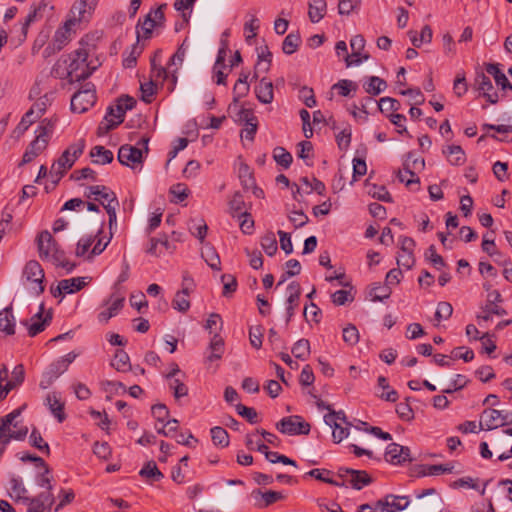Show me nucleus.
Wrapping results in <instances>:
<instances>
[{
  "label": "nucleus",
  "instance_id": "nucleus-1",
  "mask_svg": "<svg viewBox=\"0 0 512 512\" xmlns=\"http://www.w3.org/2000/svg\"><path fill=\"white\" fill-rule=\"evenodd\" d=\"M37 247L42 260L50 261L54 265L66 269L68 273L74 270L76 265L66 259L64 251L59 248L58 243L49 231H42L38 235Z\"/></svg>",
  "mask_w": 512,
  "mask_h": 512
},
{
  "label": "nucleus",
  "instance_id": "nucleus-2",
  "mask_svg": "<svg viewBox=\"0 0 512 512\" xmlns=\"http://www.w3.org/2000/svg\"><path fill=\"white\" fill-rule=\"evenodd\" d=\"M85 148V140L80 139L71 144L52 165L50 174L55 176V182H58L67 170L72 168L75 161L81 156Z\"/></svg>",
  "mask_w": 512,
  "mask_h": 512
},
{
  "label": "nucleus",
  "instance_id": "nucleus-3",
  "mask_svg": "<svg viewBox=\"0 0 512 512\" xmlns=\"http://www.w3.org/2000/svg\"><path fill=\"white\" fill-rule=\"evenodd\" d=\"M68 60L69 73L72 74V81L78 82L87 79L95 70L94 67H90L87 62L88 51L85 48H79L73 53L65 56Z\"/></svg>",
  "mask_w": 512,
  "mask_h": 512
},
{
  "label": "nucleus",
  "instance_id": "nucleus-4",
  "mask_svg": "<svg viewBox=\"0 0 512 512\" xmlns=\"http://www.w3.org/2000/svg\"><path fill=\"white\" fill-rule=\"evenodd\" d=\"M149 138L143 137L141 138L137 145L142 148H138L129 144L122 145L118 150V161L127 167L132 169L137 168L138 166H142L143 163V154H147L149 152L148 148Z\"/></svg>",
  "mask_w": 512,
  "mask_h": 512
},
{
  "label": "nucleus",
  "instance_id": "nucleus-5",
  "mask_svg": "<svg viewBox=\"0 0 512 512\" xmlns=\"http://www.w3.org/2000/svg\"><path fill=\"white\" fill-rule=\"evenodd\" d=\"M24 284L34 295H40L44 291V270L36 260H30L26 263L23 275Z\"/></svg>",
  "mask_w": 512,
  "mask_h": 512
},
{
  "label": "nucleus",
  "instance_id": "nucleus-6",
  "mask_svg": "<svg viewBox=\"0 0 512 512\" xmlns=\"http://www.w3.org/2000/svg\"><path fill=\"white\" fill-rule=\"evenodd\" d=\"M276 428L283 434L287 435H307L311 426L301 416L292 415L282 418Z\"/></svg>",
  "mask_w": 512,
  "mask_h": 512
},
{
  "label": "nucleus",
  "instance_id": "nucleus-7",
  "mask_svg": "<svg viewBox=\"0 0 512 512\" xmlns=\"http://www.w3.org/2000/svg\"><path fill=\"white\" fill-rule=\"evenodd\" d=\"M96 102L94 86L86 84L85 87L76 92L71 98V110L76 113H84Z\"/></svg>",
  "mask_w": 512,
  "mask_h": 512
},
{
  "label": "nucleus",
  "instance_id": "nucleus-8",
  "mask_svg": "<svg viewBox=\"0 0 512 512\" xmlns=\"http://www.w3.org/2000/svg\"><path fill=\"white\" fill-rule=\"evenodd\" d=\"M338 477L349 483L356 490H360L372 483L371 476L364 470L341 467L338 469Z\"/></svg>",
  "mask_w": 512,
  "mask_h": 512
},
{
  "label": "nucleus",
  "instance_id": "nucleus-9",
  "mask_svg": "<svg viewBox=\"0 0 512 512\" xmlns=\"http://www.w3.org/2000/svg\"><path fill=\"white\" fill-rule=\"evenodd\" d=\"M84 195L88 199L93 197V199L100 202L104 208L105 205L119 204L116 194L109 187L104 185L90 186L86 189Z\"/></svg>",
  "mask_w": 512,
  "mask_h": 512
},
{
  "label": "nucleus",
  "instance_id": "nucleus-10",
  "mask_svg": "<svg viewBox=\"0 0 512 512\" xmlns=\"http://www.w3.org/2000/svg\"><path fill=\"white\" fill-rule=\"evenodd\" d=\"M409 503L407 496L388 494L375 502V509L379 512H397L406 509Z\"/></svg>",
  "mask_w": 512,
  "mask_h": 512
},
{
  "label": "nucleus",
  "instance_id": "nucleus-11",
  "mask_svg": "<svg viewBox=\"0 0 512 512\" xmlns=\"http://www.w3.org/2000/svg\"><path fill=\"white\" fill-rule=\"evenodd\" d=\"M136 101L133 97L123 95L119 97L115 105L107 108L106 114L115 120V124H121L127 110L134 108Z\"/></svg>",
  "mask_w": 512,
  "mask_h": 512
},
{
  "label": "nucleus",
  "instance_id": "nucleus-12",
  "mask_svg": "<svg viewBox=\"0 0 512 512\" xmlns=\"http://www.w3.org/2000/svg\"><path fill=\"white\" fill-rule=\"evenodd\" d=\"M55 501L53 494L49 491H44L32 498H24L28 505L27 512H50L52 505Z\"/></svg>",
  "mask_w": 512,
  "mask_h": 512
},
{
  "label": "nucleus",
  "instance_id": "nucleus-13",
  "mask_svg": "<svg viewBox=\"0 0 512 512\" xmlns=\"http://www.w3.org/2000/svg\"><path fill=\"white\" fill-rule=\"evenodd\" d=\"M474 86L489 103L496 104L499 101V95L494 90L492 81L483 72L477 73Z\"/></svg>",
  "mask_w": 512,
  "mask_h": 512
},
{
  "label": "nucleus",
  "instance_id": "nucleus-14",
  "mask_svg": "<svg viewBox=\"0 0 512 512\" xmlns=\"http://www.w3.org/2000/svg\"><path fill=\"white\" fill-rule=\"evenodd\" d=\"M43 310H44V304L42 303L40 305L39 311L31 318L30 324L27 320L21 321V323L27 327L28 334L31 337H34L37 334H39L40 332H42L45 329V327L52 320L51 311L47 312L45 317H43Z\"/></svg>",
  "mask_w": 512,
  "mask_h": 512
},
{
  "label": "nucleus",
  "instance_id": "nucleus-15",
  "mask_svg": "<svg viewBox=\"0 0 512 512\" xmlns=\"http://www.w3.org/2000/svg\"><path fill=\"white\" fill-rule=\"evenodd\" d=\"M385 459L393 465H401L406 461H412L410 449L397 443H391L387 446Z\"/></svg>",
  "mask_w": 512,
  "mask_h": 512
},
{
  "label": "nucleus",
  "instance_id": "nucleus-16",
  "mask_svg": "<svg viewBox=\"0 0 512 512\" xmlns=\"http://www.w3.org/2000/svg\"><path fill=\"white\" fill-rule=\"evenodd\" d=\"M413 157V153L409 152L407 154V160L404 162L403 170H400L398 172V179L400 182L405 183L407 187L411 188L412 190H418L420 185V179L415 175L413 170L411 169L410 160Z\"/></svg>",
  "mask_w": 512,
  "mask_h": 512
},
{
  "label": "nucleus",
  "instance_id": "nucleus-17",
  "mask_svg": "<svg viewBox=\"0 0 512 512\" xmlns=\"http://www.w3.org/2000/svg\"><path fill=\"white\" fill-rule=\"evenodd\" d=\"M68 367L60 359L50 364L48 369L44 372L43 378L40 382L42 389H47L61 374L67 371Z\"/></svg>",
  "mask_w": 512,
  "mask_h": 512
},
{
  "label": "nucleus",
  "instance_id": "nucleus-18",
  "mask_svg": "<svg viewBox=\"0 0 512 512\" xmlns=\"http://www.w3.org/2000/svg\"><path fill=\"white\" fill-rule=\"evenodd\" d=\"M124 300L125 299L123 296H116L114 294L111 295L105 303L108 305V307L98 314V320L100 322L107 323L109 319L117 315L118 312L122 309Z\"/></svg>",
  "mask_w": 512,
  "mask_h": 512
},
{
  "label": "nucleus",
  "instance_id": "nucleus-19",
  "mask_svg": "<svg viewBox=\"0 0 512 512\" xmlns=\"http://www.w3.org/2000/svg\"><path fill=\"white\" fill-rule=\"evenodd\" d=\"M255 96L259 102L270 104L274 99L273 83L267 78H262L254 88Z\"/></svg>",
  "mask_w": 512,
  "mask_h": 512
},
{
  "label": "nucleus",
  "instance_id": "nucleus-20",
  "mask_svg": "<svg viewBox=\"0 0 512 512\" xmlns=\"http://www.w3.org/2000/svg\"><path fill=\"white\" fill-rule=\"evenodd\" d=\"M47 145L48 143L42 139V136H36L23 154L21 165L30 163L47 148Z\"/></svg>",
  "mask_w": 512,
  "mask_h": 512
},
{
  "label": "nucleus",
  "instance_id": "nucleus-21",
  "mask_svg": "<svg viewBox=\"0 0 512 512\" xmlns=\"http://www.w3.org/2000/svg\"><path fill=\"white\" fill-rule=\"evenodd\" d=\"M151 66H152V77L154 78L155 81H160V82H163L165 81L168 77L171 78V82H172V90L174 88V86L176 85L177 83V68H164L162 67L161 65L157 66L156 63H155V59H152L151 61Z\"/></svg>",
  "mask_w": 512,
  "mask_h": 512
},
{
  "label": "nucleus",
  "instance_id": "nucleus-22",
  "mask_svg": "<svg viewBox=\"0 0 512 512\" xmlns=\"http://www.w3.org/2000/svg\"><path fill=\"white\" fill-rule=\"evenodd\" d=\"M46 404L58 422L62 423L66 419V414L64 412V402L61 401L57 393H49L46 397Z\"/></svg>",
  "mask_w": 512,
  "mask_h": 512
},
{
  "label": "nucleus",
  "instance_id": "nucleus-23",
  "mask_svg": "<svg viewBox=\"0 0 512 512\" xmlns=\"http://www.w3.org/2000/svg\"><path fill=\"white\" fill-rule=\"evenodd\" d=\"M0 332L5 335L15 333V317L11 305L0 311Z\"/></svg>",
  "mask_w": 512,
  "mask_h": 512
},
{
  "label": "nucleus",
  "instance_id": "nucleus-24",
  "mask_svg": "<svg viewBox=\"0 0 512 512\" xmlns=\"http://www.w3.org/2000/svg\"><path fill=\"white\" fill-rule=\"evenodd\" d=\"M427 495H434L429 503L421 502L419 504V512H435L439 510L442 506V498L439 495H436V491L433 488H429L424 490L421 494L418 495V498H423Z\"/></svg>",
  "mask_w": 512,
  "mask_h": 512
},
{
  "label": "nucleus",
  "instance_id": "nucleus-25",
  "mask_svg": "<svg viewBox=\"0 0 512 512\" xmlns=\"http://www.w3.org/2000/svg\"><path fill=\"white\" fill-rule=\"evenodd\" d=\"M486 72L493 76L496 85L499 86L503 91L512 90V84L510 83L506 75L500 70L499 64H487Z\"/></svg>",
  "mask_w": 512,
  "mask_h": 512
},
{
  "label": "nucleus",
  "instance_id": "nucleus-26",
  "mask_svg": "<svg viewBox=\"0 0 512 512\" xmlns=\"http://www.w3.org/2000/svg\"><path fill=\"white\" fill-rule=\"evenodd\" d=\"M73 21H67L64 26L55 32L53 37V49L52 52L60 51L69 41L70 25Z\"/></svg>",
  "mask_w": 512,
  "mask_h": 512
},
{
  "label": "nucleus",
  "instance_id": "nucleus-27",
  "mask_svg": "<svg viewBox=\"0 0 512 512\" xmlns=\"http://www.w3.org/2000/svg\"><path fill=\"white\" fill-rule=\"evenodd\" d=\"M272 61V53L267 45L261 46L258 52V62L255 66L254 78H258V72H267L270 69Z\"/></svg>",
  "mask_w": 512,
  "mask_h": 512
},
{
  "label": "nucleus",
  "instance_id": "nucleus-28",
  "mask_svg": "<svg viewBox=\"0 0 512 512\" xmlns=\"http://www.w3.org/2000/svg\"><path fill=\"white\" fill-rule=\"evenodd\" d=\"M327 4L325 0H309L308 16L311 22L318 23L325 16Z\"/></svg>",
  "mask_w": 512,
  "mask_h": 512
},
{
  "label": "nucleus",
  "instance_id": "nucleus-29",
  "mask_svg": "<svg viewBox=\"0 0 512 512\" xmlns=\"http://www.w3.org/2000/svg\"><path fill=\"white\" fill-rule=\"evenodd\" d=\"M210 354L207 356V361L213 362L221 359L224 354V340L219 334H214L209 344Z\"/></svg>",
  "mask_w": 512,
  "mask_h": 512
},
{
  "label": "nucleus",
  "instance_id": "nucleus-30",
  "mask_svg": "<svg viewBox=\"0 0 512 512\" xmlns=\"http://www.w3.org/2000/svg\"><path fill=\"white\" fill-rule=\"evenodd\" d=\"M111 366L119 372H127L132 369L130 357L123 349L116 350Z\"/></svg>",
  "mask_w": 512,
  "mask_h": 512
},
{
  "label": "nucleus",
  "instance_id": "nucleus-31",
  "mask_svg": "<svg viewBox=\"0 0 512 512\" xmlns=\"http://www.w3.org/2000/svg\"><path fill=\"white\" fill-rule=\"evenodd\" d=\"M408 36L413 46L419 48L423 43H430L432 41L433 32L429 25H425L419 36L413 30L408 32Z\"/></svg>",
  "mask_w": 512,
  "mask_h": 512
},
{
  "label": "nucleus",
  "instance_id": "nucleus-32",
  "mask_svg": "<svg viewBox=\"0 0 512 512\" xmlns=\"http://www.w3.org/2000/svg\"><path fill=\"white\" fill-rule=\"evenodd\" d=\"M90 157L94 158L96 164H109L113 161V153L103 146L97 145L90 151Z\"/></svg>",
  "mask_w": 512,
  "mask_h": 512
},
{
  "label": "nucleus",
  "instance_id": "nucleus-33",
  "mask_svg": "<svg viewBox=\"0 0 512 512\" xmlns=\"http://www.w3.org/2000/svg\"><path fill=\"white\" fill-rule=\"evenodd\" d=\"M252 495L255 498L257 496L261 497V499L263 501V503L259 504V506L261 508L268 507V506L274 504L275 502L284 499V495L281 492L272 491V490L265 491V492H262L261 490H254L252 492Z\"/></svg>",
  "mask_w": 512,
  "mask_h": 512
},
{
  "label": "nucleus",
  "instance_id": "nucleus-34",
  "mask_svg": "<svg viewBox=\"0 0 512 512\" xmlns=\"http://www.w3.org/2000/svg\"><path fill=\"white\" fill-rule=\"evenodd\" d=\"M85 277H75L70 279H63L60 281V289L64 290L66 294H72L80 291L86 286Z\"/></svg>",
  "mask_w": 512,
  "mask_h": 512
},
{
  "label": "nucleus",
  "instance_id": "nucleus-35",
  "mask_svg": "<svg viewBox=\"0 0 512 512\" xmlns=\"http://www.w3.org/2000/svg\"><path fill=\"white\" fill-rule=\"evenodd\" d=\"M500 411L496 409H485L481 415L480 426L483 429V423L486 425L487 430H492L499 427Z\"/></svg>",
  "mask_w": 512,
  "mask_h": 512
},
{
  "label": "nucleus",
  "instance_id": "nucleus-36",
  "mask_svg": "<svg viewBox=\"0 0 512 512\" xmlns=\"http://www.w3.org/2000/svg\"><path fill=\"white\" fill-rule=\"evenodd\" d=\"M139 475L151 482H158L164 477L154 461L147 462L140 470Z\"/></svg>",
  "mask_w": 512,
  "mask_h": 512
},
{
  "label": "nucleus",
  "instance_id": "nucleus-37",
  "mask_svg": "<svg viewBox=\"0 0 512 512\" xmlns=\"http://www.w3.org/2000/svg\"><path fill=\"white\" fill-rule=\"evenodd\" d=\"M34 110H28L22 117L19 124L16 126V128L12 132V136L16 139H19L27 130L28 128L35 122V118L33 117Z\"/></svg>",
  "mask_w": 512,
  "mask_h": 512
},
{
  "label": "nucleus",
  "instance_id": "nucleus-38",
  "mask_svg": "<svg viewBox=\"0 0 512 512\" xmlns=\"http://www.w3.org/2000/svg\"><path fill=\"white\" fill-rule=\"evenodd\" d=\"M51 74L55 78H59V79L68 78L70 83L74 82V81H72V74L69 73L68 60H66L65 57L60 58L54 64Z\"/></svg>",
  "mask_w": 512,
  "mask_h": 512
},
{
  "label": "nucleus",
  "instance_id": "nucleus-39",
  "mask_svg": "<svg viewBox=\"0 0 512 512\" xmlns=\"http://www.w3.org/2000/svg\"><path fill=\"white\" fill-rule=\"evenodd\" d=\"M443 153L450 157L449 162L453 165H462L466 161L465 152L459 145H450Z\"/></svg>",
  "mask_w": 512,
  "mask_h": 512
},
{
  "label": "nucleus",
  "instance_id": "nucleus-40",
  "mask_svg": "<svg viewBox=\"0 0 512 512\" xmlns=\"http://www.w3.org/2000/svg\"><path fill=\"white\" fill-rule=\"evenodd\" d=\"M156 26V20L152 19V13H148L143 22L138 23L136 29H137V38L142 35L144 38H149L152 30Z\"/></svg>",
  "mask_w": 512,
  "mask_h": 512
},
{
  "label": "nucleus",
  "instance_id": "nucleus-41",
  "mask_svg": "<svg viewBox=\"0 0 512 512\" xmlns=\"http://www.w3.org/2000/svg\"><path fill=\"white\" fill-rule=\"evenodd\" d=\"M301 43V37L298 33H289L282 43V50L285 54L295 53Z\"/></svg>",
  "mask_w": 512,
  "mask_h": 512
},
{
  "label": "nucleus",
  "instance_id": "nucleus-42",
  "mask_svg": "<svg viewBox=\"0 0 512 512\" xmlns=\"http://www.w3.org/2000/svg\"><path fill=\"white\" fill-rule=\"evenodd\" d=\"M386 82L378 76H371L364 84L365 91L370 95H378L385 90Z\"/></svg>",
  "mask_w": 512,
  "mask_h": 512
},
{
  "label": "nucleus",
  "instance_id": "nucleus-43",
  "mask_svg": "<svg viewBox=\"0 0 512 512\" xmlns=\"http://www.w3.org/2000/svg\"><path fill=\"white\" fill-rule=\"evenodd\" d=\"M39 468L42 469V471L37 474L36 483L39 487L46 488V491L51 492L53 488L51 484L53 479L51 470L47 463H45V466H41Z\"/></svg>",
  "mask_w": 512,
  "mask_h": 512
},
{
  "label": "nucleus",
  "instance_id": "nucleus-44",
  "mask_svg": "<svg viewBox=\"0 0 512 512\" xmlns=\"http://www.w3.org/2000/svg\"><path fill=\"white\" fill-rule=\"evenodd\" d=\"M391 295V288L389 286L382 285L381 283H375L369 292V296L372 301H383L389 298Z\"/></svg>",
  "mask_w": 512,
  "mask_h": 512
},
{
  "label": "nucleus",
  "instance_id": "nucleus-45",
  "mask_svg": "<svg viewBox=\"0 0 512 512\" xmlns=\"http://www.w3.org/2000/svg\"><path fill=\"white\" fill-rule=\"evenodd\" d=\"M273 159L284 169H288L293 161L292 155L283 147H276L273 150Z\"/></svg>",
  "mask_w": 512,
  "mask_h": 512
},
{
  "label": "nucleus",
  "instance_id": "nucleus-46",
  "mask_svg": "<svg viewBox=\"0 0 512 512\" xmlns=\"http://www.w3.org/2000/svg\"><path fill=\"white\" fill-rule=\"evenodd\" d=\"M244 205L245 203L243 200V196L239 192H236L229 201L230 215L235 218L239 215L247 213L246 211H243Z\"/></svg>",
  "mask_w": 512,
  "mask_h": 512
},
{
  "label": "nucleus",
  "instance_id": "nucleus-47",
  "mask_svg": "<svg viewBox=\"0 0 512 512\" xmlns=\"http://www.w3.org/2000/svg\"><path fill=\"white\" fill-rule=\"evenodd\" d=\"M189 295L190 293H184L181 290L178 291L172 301V307L179 312H187L190 309Z\"/></svg>",
  "mask_w": 512,
  "mask_h": 512
},
{
  "label": "nucleus",
  "instance_id": "nucleus-48",
  "mask_svg": "<svg viewBox=\"0 0 512 512\" xmlns=\"http://www.w3.org/2000/svg\"><path fill=\"white\" fill-rule=\"evenodd\" d=\"M261 247L268 256H273L277 252V240L273 232H267L261 238Z\"/></svg>",
  "mask_w": 512,
  "mask_h": 512
},
{
  "label": "nucleus",
  "instance_id": "nucleus-49",
  "mask_svg": "<svg viewBox=\"0 0 512 512\" xmlns=\"http://www.w3.org/2000/svg\"><path fill=\"white\" fill-rule=\"evenodd\" d=\"M211 438L215 445L227 447L229 445V435L227 431L219 426L213 427L211 430Z\"/></svg>",
  "mask_w": 512,
  "mask_h": 512
},
{
  "label": "nucleus",
  "instance_id": "nucleus-50",
  "mask_svg": "<svg viewBox=\"0 0 512 512\" xmlns=\"http://www.w3.org/2000/svg\"><path fill=\"white\" fill-rule=\"evenodd\" d=\"M377 382L380 388H382L383 390H388L387 392H383L380 395V398L388 402H396L398 399V393L394 389H389L390 386L387 378L384 376H379Z\"/></svg>",
  "mask_w": 512,
  "mask_h": 512
},
{
  "label": "nucleus",
  "instance_id": "nucleus-51",
  "mask_svg": "<svg viewBox=\"0 0 512 512\" xmlns=\"http://www.w3.org/2000/svg\"><path fill=\"white\" fill-rule=\"evenodd\" d=\"M292 354L298 359H307L310 355V342L307 339L298 340L292 347Z\"/></svg>",
  "mask_w": 512,
  "mask_h": 512
},
{
  "label": "nucleus",
  "instance_id": "nucleus-52",
  "mask_svg": "<svg viewBox=\"0 0 512 512\" xmlns=\"http://www.w3.org/2000/svg\"><path fill=\"white\" fill-rule=\"evenodd\" d=\"M202 257L212 269H220V257L213 247L206 246L205 249L202 251Z\"/></svg>",
  "mask_w": 512,
  "mask_h": 512
},
{
  "label": "nucleus",
  "instance_id": "nucleus-53",
  "mask_svg": "<svg viewBox=\"0 0 512 512\" xmlns=\"http://www.w3.org/2000/svg\"><path fill=\"white\" fill-rule=\"evenodd\" d=\"M186 43H187V40L185 39L183 41V43L178 47L177 51L170 58V61L168 63L169 68H171V69L177 68V70H178L179 67L182 66L183 61H184L185 56H186V52H187V45H186Z\"/></svg>",
  "mask_w": 512,
  "mask_h": 512
},
{
  "label": "nucleus",
  "instance_id": "nucleus-54",
  "mask_svg": "<svg viewBox=\"0 0 512 512\" xmlns=\"http://www.w3.org/2000/svg\"><path fill=\"white\" fill-rule=\"evenodd\" d=\"M239 178L244 189L249 190L254 187L255 180L248 165H240Z\"/></svg>",
  "mask_w": 512,
  "mask_h": 512
},
{
  "label": "nucleus",
  "instance_id": "nucleus-55",
  "mask_svg": "<svg viewBox=\"0 0 512 512\" xmlns=\"http://www.w3.org/2000/svg\"><path fill=\"white\" fill-rule=\"evenodd\" d=\"M54 125L55 121H53L52 119L42 120L40 126L36 130V136H42V139L48 143L54 130Z\"/></svg>",
  "mask_w": 512,
  "mask_h": 512
},
{
  "label": "nucleus",
  "instance_id": "nucleus-56",
  "mask_svg": "<svg viewBox=\"0 0 512 512\" xmlns=\"http://www.w3.org/2000/svg\"><path fill=\"white\" fill-rule=\"evenodd\" d=\"M30 443L33 447L45 452L47 455L50 454L48 443L44 442L40 432L36 428H34L30 434Z\"/></svg>",
  "mask_w": 512,
  "mask_h": 512
},
{
  "label": "nucleus",
  "instance_id": "nucleus-57",
  "mask_svg": "<svg viewBox=\"0 0 512 512\" xmlns=\"http://www.w3.org/2000/svg\"><path fill=\"white\" fill-rule=\"evenodd\" d=\"M169 380V387L173 390V395L176 399H180L181 397L187 396L188 387L183 383V381L179 378H172Z\"/></svg>",
  "mask_w": 512,
  "mask_h": 512
},
{
  "label": "nucleus",
  "instance_id": "nucleus-58",
  "mask_svg": "<svg viewBox=\"0 0 512 512\" xmlns=\"http://www.w3.org/2000/svg\"><path fill=\"white\" fill-rule=\"evenodd\" d=\"M10 489H11V496L14 495L18 500L24 501V498H27L25 496V494L27 493V490L23 486L21 480L14 475L10 478Z\"/></svg>",
  "mask_w": 512,
  "mask_h": 512
},
{
  "label": "nucleus",
  "instance_id": "nucleus-59",
  "mask_svg": "<svg viewBox=\"0 0 512 512\" xmlns=\"http://www.w3.org/2000/svg\"><path fill=\"white\" fill-rule=\"evenodd\" d=\"M343 340L350 346H354L359 342V331L358 329L349 324L343 329Z\"/></svg>",
  "mask_w": 512,
  "mask_h": 512
},
{
  "label": "nucleus",
  "instance_id": "nucleus-60",
  "mask_svg": "<svg viewBox=\"0 0 512 512\" xmlns=\"http://www.w3.org/2000/svg\"><path fill=\"white\" fill-rule=\"evenodd\" d=\"M236 411L240 416L246 418L249 423L255 424L258 422V415L254 408L238 403L236 405Z\"/></svg>",
  "mask_w": 512,
  "mask_h": 512
},
{
  "label": "nucleus",
  "instance_id": "nucleus-61",
  "mask_svg": "<svg viewBox=\"0 0 512 512\" xmlns=\"http://www.w3.org/2000/svg\"><path fill=\"white\" fill-rule=\"evenodd\" d=\"M360 4L361 0H339L338 12L341 15H350L359 8Z\"/></svg>",
  "mask_w": 512,
  "mask_h": 512
},
{
  "label": "nucleus",
  "instance_id": "nucleus-62",
  "mask_svg": "<svg viewBox=\"0 0 512 512\" xmlns=\"http://www.w3.org/2000/svg\"><path fill=\"white\" fill-rule=\"evenodd\" d=\"M368 193L373 197L383 202H392V197L385 186L373 185Z\"/></svg>",
  "mask_w": 512,
  "mask_h": 512
},
{
  "label": "nucleus",
  "instance_id": "nucleus-63",
  "mask_svg": "<svg viewBox=\"0 0 512 512\" xmlns=\"http://www.w3.org/2000/svg\"><path fill=\"white\" fill-rule=\"evenodd\" d=\"M453 313V307L448 302H440L438 303L436 312H435V318L438 322L441 320H447L451 317Z\"/></svg>",
  "mask_w": 512,
  "mask_h": 512
},
{
  "label": "nucleus",
  "instance_id": "nucleus-64",
  "mask_svg": "<svg viewBox=\"0 0 512 512\" xmlns=\"http://www.w3.org/2000/svg\"><path fill=\"white\" fill-rule=\"evenodd\" d=\"M454 93L457 97H462L468 90V85L465 78V73H458L453 85Z\"/></svg>",
  "mask_w": 512,
  "mask_h": 512
}]
</instances>
